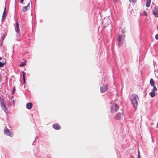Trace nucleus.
<instances>
[{"mask_svg":"<svg viewBox=\"0 0 158 158\" xmlns=\"http://www.w3.org/2000/svg\"><path fill=\"white\" fill-rule=\"evenodd\" d=\"M8 104L10 106L11 105V103L10 102H8Z\"/></svg>","mask_w":158,"mask_h":158,"instance_id":"29","label":"nucleus"},{"mask_svg":"<svg viewBox=\"0 0 158 158\" xmlns=\"http://www.w3.org/2000/svg\"><path fill=\"white\" fill-rule=\"evenodd\" d=\"M137 158H140V155H138V157Z\"/></svg>","mask_w":158,"mask_h":158,"instance_id":"28","label":"nucleus"},{"mask_svg":"<svg viewBox=\"0 0 158 158\" xmlns=\"http://www.w3.org/2000/svg\"><path fill=\"white\" fill-rule=\"evenodd\" d=\"M22 73L23 74V81H24V83H25V73L23 72H22Z\"/></svg>","mask_w":158,"mask_h":158,"instance_id":"18","label":"nucleus"},{"mask_svg":"<svg viewBox=\"0 0 158 158\" xmlns=\"http://www.w3.org/2000/svg\"><path fill=\"white\" fill-rule=\"evenodd\" d=\"M138 155H140V152H139V150H138Z\"/></svg>","mask_w":158,"mask_h":158,"instance_id":"27","label":"nucleus"},{"mask_svg":"<svg viewBox=\"0 0 158 158\" xmlns=\"http://www.w3.org/2000/svg\"><path fill=\"white\" fill-rule=\"evenodd\" d=\"M133 98L131 100V102L133 104V106L136 108L138 105V101L139 100L138 96L135 94L132 95Z\"/></svg>","mask_w":158,"mask_h":158,"instance_id":"1","label":"nucleus"},{"mask_svg":"<svg viewBox=\"0 0 158 158\" xmlns=\"http://www.w3.org/2000/svg\"><path fill=\"white\" fill-rule=\"evenodd\" d=\"M26 64L25 62H24L23 63H22L20 64V66L21 67H23Z\"/></svg>","mask_w":158,"mask_h":158,"instance_id":"20","label":"nucleus"},{"mask_svg":"<svg viewBox=\"0 0 158 158\" xmlns=\"http://www.w3.org/2000/svg\"><path fill=\"white\" fill-rule=\"evenodd\" d=\"M19 30L20 29H19V23H18V22H17L16 24V28H15L16 31L17 32H19Z\"/></svg>","mask_w":158,"mask_h":158,"instance_id":"14","label":"nucleus"},{"mask_svg":"<svg viewBox=\"0 0 158 158\" xmlns=\"http://www.w3.org/2000/svg\"><path fill=\"white\" fill-rule=\"evenodd\" d=\"M6 64V61L5 60H3L2 62H0V67H2Z\"/></svg>","mask_w":158,"mask_h":158,"instance_id":"11","label":"nucleus"},{"mask_svg":"<svg viewBox=\"0 0 158 158\" xmlns=\"http://www.w3.org/2000/svg\"><path fill=\"white\" fill-rule=\"evenodd\" d=\"M151 2V0H147L146 3V6L147 7H148L150 6Z\"/></svg>","mask_w":158,"mask_h":158,"instance_id":"12","label":"nucleus"},{"mask_svg":"<svg viewBox=\"0 0 158 158\" xmlns=\"http://www.w3.org/2000/svg\"><path fill=\"white\" fill-rule=\"evenodd\" d=\"M150 85L152 86H154L155 85L153 79L152 78L150 79Z\"/></svg>","mask_w":158,"mask_h":158,"instance_id":"16","label":"nucleus"},{"mask_svg":"<svg viewBox=\"0 0 158 158\" xmlns=\"http://www.w3.org/2000/svg\"><path fill=\"white\" fill-rule=\"evenodd\" d=\"M123 116V112L122 111L121 112L118 113L115 116L114 118L117 120H120Z\"/></svg>","mask_w":158,"mask_h":158,"instance_id":"4","label":"nucleus"},{"mask_svg":"<svg viewBox=\"0 0 158 158\" xmlns=\"http://www.w3.org/2000/svg\"><path fill=\"white\" fill-rule=\"evenodd\" d=\"M155 38L156 40H158V34H156V35Z\"/></svg>","mask_w":158,"mask_h":158,"instance_id":"24","label":"nucleus"},{"mask_svg":"<svg viewBox=\"0 0 158 158\" xmlns=\"http://www.w3.org/2000/svg\"><path fill=\"white\" fill-rule=\"evenodd\" d=\"M114 3L117 2H118V0H113Z\"/></svg>","mask_w":158,"mask_h":158,"instance_id":"25","label":"nucleus"},{"mask_svg":"<svg viewBox=\"0 0 158 158\" xmlns=\"http://www.w3.org/2000/svg\"><path fill=\"white\" fill-rule=\"evenodd\" d=\"M53 127L55 130H59L61 129V127L58 124L55 123L53 124Z\"/></svg>","mask_w":158,"mask_h":158,"instance_id":"7","label":"nucleus"},{"mask_svg":"<svg viewBox=\"0 0 158 158\" xmlns=\"http://www.w3.org/2000/svg\"><path fill=\"white\" fill-rule=\"evenodd\" d=\"M24 0H21L20 1V3H23V1Z\"/></svg>","mask_w":158,"mask_h":158,"instance_id":"26","label":"nucleus"},{"mask_svg":"<svg viewBox=\"0 0 158 158\" xmlns=\"http://www.w3.org/2000/svg\"><path fill=\"white\" fill-rule=\"evenodd\" d=\"M4 100L3 99H1L0 97V105L1 108L5 112L7 110V108L6 106V104L4 103Z\"/></svg>","mask_w":158,"mask_h":158,"instance_id":"2","label":"nucleus"},{"mask_svg":"<svg viewBox=\"0 0 158 158\" xmlns=\"http://www.w3.org/2000/svg\"><path fill=\"white\" fill-rule=\"evenodd\" d=\"M32 106V104L31 102H29L26 105V107L28 109H31Z\"/></svg>","mask_w":158,"mask_h":158,"instance_id":"8","label":"nucleus"},{"mask_svg":"<svg viewBox=\"0 0 158 158\" xmlns=\"http://www.w3.org/2000/svg\"><path fill=\"white\" fill-rule=\"evenodd\" d=\"M153 89L152 90L153 92H155L157 90V89L156 88V86L155 85L153 86Z\"/></svg>","mask_w":158,"mask_h":158,"instance_id":"19","label":"nucleus"},{"mask_svg":"<svg viewBox=\"0 0 158 158\" xmlns=\"http://www.w3.org/2000/svg\"><path fill=\"white\" fill-rule=\"evenodd\" d=\"M129 0L130 2H131L132 3H134L135 2H136V0Z\"/></svg>","mask_w":158,"mask_h":158,"instance_id":"21","label":"nucleus"},{"mask_svg":"<svg viewBox=\"0 0 158 158\" xmlns=\"http://www.w3.org/2000/svg\"><path fill=\"white\" fill-rule=\"evenodd\" d=\"M6 7H5L4 11L3 13V15L2 17V21L4 20L6 16Z\"/></svg>","mask_w":158,"mask_h":158,"instance_id":"9","label":"nucleus"},{"mask_svg":"<svg viewBox=\"0 0 158 158\" xmlns=\"http://www.w3.org/2000/svg\"><path fill=\"white\" fill-rule=\"evenodd\" d=\"M15 86H14V87H13V91H12V94H13L14 93V92H15Z\"/></svg>","mask_w":158,"mask_h":158,"instance_id":"22","label":"nucleus"},{"mask_svg":"<svg viewBox=\"0 0 158 158\" xmlns=\"http://www.w3.org/2000/svg\"><path fill=\"white\" fill-rule=\"evenodd\" d=\"M108 86L107 85H103L100 87V92L103 93L106 91L108 89Z\"/></svg>","mask_w":158,"mask_h":158,"instance_id":"5","label":"nucleus"},{"mask_svg":"<svg viewBox=\"0 0 158 158\" xmlns=\"http://www.w3.org/2000/svg\"><path fill=\"white\" fill-rule=\"evenodd\" d=\"M119 109V107L116 103L112 104L110 106V111L112 113H115Z\"/></svg>","mask_w":158,"mask_h":158,"instance_id":"3","label":"nucleus"},{"mask_svg":"<svg viewBox=\"0 0 158 158\" xmlns=\"http://www.w3.org/2000/svg\"><path fill=\"white\" fill-rule=\"evenodd\" d=\"M152 14L156 17H158V13L155 12V11L153 10Z\"/></svg>","mask_w":158,"mask_h":158,"instance_id":"17","label":"nucleus"},{"mask_svg":"<svg viewBox=\"0 0 158 158\" xmlns=\"http://www.w3.org/2000/svg\"><path fill=\"white\" fill-rule=\"evenodd\" d=\"M2 58L1 57H0V60H2Z\"/></svg>","mask_w":158,"mask_h":158,"instance_id":"31","label":"nucleus"},{"mask_svg":"<svg viewBox=\"0 0 158 158\" xmlns=\"http://www.w3.org/2000/svg\"><path fill=\"white\" fill-rule=\"evenodd\" d=\"M149 94L152 98L154 97L155 96V92H153L152 91V92L150 93Z\"/></svg>","mask_w":158,"mask_h":158,"instance_id":"15","label":"nucleus"},{"mask_svg":"<svg viewBox=\"0 0 158 158\" xmlns=\"http://www.w3.org/2000/svg\"><path fill=\"white\" fill-rule=\"evenodd\" d=\"M158 123H157V127L158 128Z\"/></svg>","mask_w":158,"mask_h":158,"instance_id":"30","label":"nucleus"},{"mask_svg":"<svg viewBox=\"0 0 158 158\" xmlns=\"http://www.w3.org/2000/svg\"><path fill=\"white\" fill-rule=\"evenodd\" d=\"M4 134L8 135L11 137L13 135V134L10 133L9 130L7 128V127L6 126L5 127L4 129Z\"/></svg>","mask_w":158,"mask_h":158,"instance_id":"6","label":"nucleus"},{"mask_svg":"<svg viewBox=\"0 0 158 158\" xmlns=\"http://www.w3.org/2000/svg\"><path fill=\"white\" fill-rule=\"evenodd\" d=\"M143 13L144 15H145L146 16H147V14L146 12V11H143Z\"/></svg>","mask_w":158,"mask_h":158,"instance_id":"23","label":"nucleus"},{"mask_svg":"<svg viewBox=\"0 0 158 158\" xmlns=\"http://www.w3.org/2000/svg\"><path fill=\"white\" fill-rule=\"evenodd\" d=\"M29 2L27 6H24L23 7L22 10L23 12H25L27 11L28 10V7H29Z\"/></svg>","mask_w":158,"mask_h":158,"instance_id":"10","label":"nucleus"},{"mask_svg":"<svg viewBox=\"0 0 158 158\" xmlns=\"http://www.w3.org/2000/svg\"><path fill=\"white\" fill-rule=\"evenodd\" d=\"M122 35H118V44L119 45H120L121 42L122 40Z\"/></svg>","mask_w":158,"mask_h":158,"instance_id":"13","label":"nucleus"},{"mask_svg":"<svg viewBox=\"0 0 158 158\" xmlns=\"http://www.w3.org/2000/svg\"><path fill=\"white\" fill-rule=\"evenodd\" d=\"M157 30H158V27H157Z\"/></svg>","mask_w":158,"mask_h":158,"instance_id":"32","label":"nucleus"}]
</instances>
